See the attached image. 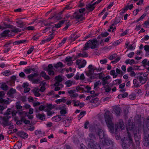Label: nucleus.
I'll return each instance as SVG.
<instances>
[{"label":"nucleus","mask_w":149,"mask_h":149,"mask_svg":"<svg viewBox=\"0 0 149 149\" xmlns=\"http://www.w3.org/2000/svg\"><path fill=\"white\" fill-rule=\"evenodd\" d=\"M116 30V27L115 26V25H113V24H112L111 25L109 29H108V31L109 32L111 31L112 32H113L114 31H115Z\"/></svg>","instance_id":"4c0bfd02"},{"label":"nucleus","mask_w":149,"mask_h":149,"mask_svg":"<svg viewBox=\"0 0 149 149\" xmlns=\"http://www.w3.org/2000/svg\"><path fill=\"white\" fill-rule=\"evenodd\" d=\"M75 90H71L68 92L71 97H77L78 96V94L75 93Z\"/></svg>","instance_id":"a211bd4d"},{"label":"nucleus","mask_w":149,"mask_h":149,"mask_svg":"<svg viewBox=\"0 0 149 149\" xmlns=\"http://www.w3.org/2000/svg\"><path fill=\"white\" fill-rule=\"evenodd\" d=\"M38 75L37 73L31 74L28 76V78L29 80L33 84H38L40 82V81L38 78L34 79V77H37Z\"/></svg>","instance_id":"0eeeda50"},{"label":"nucleus","mask_w":149,"mask_h":149,"mask_svg":"<svg viewBox=\"0 0 149 149\" xmlns=\"http://www.w3.org/2000/svg\"><path fill=\"white\" fill-rule=\"evenodd\" d=\"M104 118L110 132L111 133L114 132V124L112 122L113 118L112 113L109 111H107L104 114Z\"/></svg>","instance_id":"7ed1b4c3"},{"label":"nucleus","mask_w":149,"mask_h":149,"mask_svg":"<svg viewBox=\"0 0 149 149\" xmlns=\"http://www.w3.org/2000/svg\"><path fill=\"white\" fill-rule=\"evenodd\" d=\"M134 55V52H132L127 55V56L130 58H132Z\"/></svg>","instance_id":"774afa93"},{"label":"nucleus","mask_w":149,"mask_h":149,"mask_svg":"<svg viewBox=\"0 0 149 149\" xmlns=\"http://www.w3.org/2000/svg\"><path fill=\"white\" fill-rule=\"evenodd\" d=\"M12 111L11 109H8L4 114V115L6 116L0 117V119L2 120V124L3 127H5L6 126H8L9 129H12L14 128V125L12 121H8V119L11 117V116L10 115L11 114Z\"/></svg>","instance_id":"f03ea898"},{"label":"nucleus","mask_w":149,"mask_h":149,"mask_svg":"<svg viewBox=\"0 0 149 149\" xmlns=\"http://www.w3.org/2000/svg\"><path fill=\"white\" fill-rule=\"evenodd\" d=\"M98 135L100 139V141L101 140L103 141L102 139H103L105 138L107 136L105 134V132L104 130L101 129H99L98 130Z\"/></svg>","instance_id":"9d476101"},{"label":"nucleus","mask_w":149,"mask_h":149,"mask_svg":"<svg viewBox=\"0 0 149 149\" xmlns=\"http://www.w3.org/2000/svg\"><path fill=\"white\" fill-rule=\"evenodd\" d=\"M64 125L65 127H68L70 125V121L69 119H67L64 121Z\"/></svg>","instance_id":"a19ab883"},{"label":"nucleus","mask_w":149,"mask_h":149,"mask_svg":"<svg viewBox=\"0 0 149 149\" xmlns=\"http://www.w3.org/2000/svg\"><path fill=\"white\" fill-rule=\"evenodd\" d=\"M115 127V135L116 139L118 140L119 139V134L118 132L119 128L122 130L124 129L125 127L123 120L122 119H120L118 122L116 124Z\"/></svg>","instance_id":"39448f33"},{"label":"nucleus","mask_w":149,"mask_h":149,"mask_svg":"<svg viewBox=\"0 0 149 149\" xmlns=\"http://www.w3.org/2000/svg\"><path fill=\"white\" fill-rule=\"evenodd\" d=\"M67 40V38H64L61 40L60 43L59 44V46H61Z\"/></svg>","instance_id":"13d9d810"},{"label":"nucleus","mask_w":149,"mask_h":149,"mask_svg":"<svg viewBox=\"0 0 149 149\" xmlns=\"http://www.w3.org/2000/svg\"><path fill=\"white\" fill-rule=\"evenodd\" d=\"M26 113L25 112V114L22 115V118H24V120H23V122L26 124H29L30 123V121L29 120L25 119V117H26Z\"/></svg>","instance_id":"37998d69"},{"label":"nucleus","mask_w":149,"mask_h":149,"mask_svg":"<svg viewBox=\"0 0 149 149\" xmlns=\"http://www.w3.org/2000/svg\"><path fill=\"white\" fill-rule=\"evenodd\" d=\"M55 79L56 81L54 84L55 86H58L59 85V83L62 81V78L60 76H56L55 77Z\"/></svg>","instance_id":"6ab92c4d"},{"label":"nucleus","mask_w":149,"mask_h":149,"mask_svg":"<svg viewBox=\"0 0 149 149\" xmlns=\"http://www.w3.org/2000/svg\"><path fill=\"white\" fill-rule=\"evenodd\" d=\"M134 135L136 146L137 147L139 146H140V141L141 139V136L139 134V131H138L137 133H135L134 132Z\"/></svg>","instance_id":"ddd939ff"},{"label":"nucleus","mask_w":149,"mask_h":149,"mask_svg":"<svg viewBox=\"0 0 149 149\" xmlns=\"http://www.w3.org/2000/svg\"><path fill=\"white\" fill-rule=\"evenodd\" d=\"M110 76H107L102 78V84L103 86H105L106 84H109V80L110 79Z\"/></svg>","instance_id":"f3484780"},{"label":"nucleus","mask_w":149,"mask_h":149,"mask_svg":"<svg viewBox=\"0 0 149 149\" xmlns=\"http://www.w3.org/2000/svg\"><path fill=\"white\" fill-rule=\"evenodd\" d=\"M149 145V139L147 136H144L143 139V147H147Z\"/></svg>","instance_id":"dca6fc26"},{"label":"nucleus","mask_w":149,"mask_h":149,"mask_svg":"<svg viewBox=\"0 0 149 149\" xmlns=\"http://www.w3.org/2000/svg\"><path fill=\"white\" fill-rule=\"evenodd\" d=\"M16 90L15 89L13 88H11L7 93V95L9 97H13V94L16 93Z\"/></svg>","instance_id":"412c9836"},{"label":"nucleus","mask_w":149,"mask_h":149,"mask_svg":"<svg viewBox=\"0 0 149 149\" xmlns=\"http://www.w3.org/2000/svg\"><path fill=\"white\" fill-rule=\"evenodd\" d=\"M95 3L92 4H89L86 6L87 9L91 11L93 10L95 8L94 5L95 4Z\"/></svg>","instance_id":"c756f323"},{"label":"nucleus","mask_w":149,"mask_h":149,"mask_svg":"<svg viewBox=\"0 0 149 149\" xmlns=\"http://www.w3.org/2000/svg\"><path fill=\"white\" fill-rule=\"evenodd\" d=\"M137 78L141 84H143L146 82L148 77L146 76L143 77L141 75H139L137 77Z\"/></svg>","instance_id":"4468645a"},{"label":"nucleus","mask_w":149,"mask_h":149,"mask_svg":"<svg viewBox=\"0 0 149 149\" xmlns=\"http://www.w3.org/2000/svg\"><path fill=\"white\" fill-rule=\"evenodd\" d=\"M128 126H127L126 129L128 134V135L126 137L121 139L122 141V146L124 149H129L130 146H133V142L131 135L129 131H132L134 127V125L132 124L130 125V123H128Z\"/></svg>","instance_id":"f257e3e1"},{"label":"nucleus","mask_w":149,"mask_h":149,"mask_svg":"<svg viewBox=\"0 0 149 149\" xmlns=\"http://www.w3.org/2000/svg\"><path fill=\"white\" fill-rule=\"evenodd\" d=\"M60 113L61 116H63L66 113L67 111L65 109H62L60 110Z\"/></svg>","instance_id":"864d4df0"},{"label":"nucleus","mask_w":149,"mask_h":149,"mask_svg":"<svg viewBox=\"0 0 149 149\" xmlns=\"http://www.w3.org/2000/svg\"><path fill=\"white\" fill-rule=\"evenodd\" d=\"M10 31L9 30H5L3 31L0 34V36L1 37H5L9 35Z\"/></svg>","instance_id":"aec40b11"},{"label":"nucleus","mask_w":149,"mask_h":149,"mask_svg":"<svg viewBox=\"0 0 149 149\" xmlns=\"http://www.w3.org/2000/svg\"><path fill=\"white\" fill-rule=\"evenodd\" d=\"M56 19H60V17H58L57 16H56V15H55V16L52 17H49L48 19H51L52 20H52H54Z\"/></svg>","instance_id":"0e129e2a"},{"label":"nucleus","mask_w":149,"mask_h":149,"mask_svg":"<svg viewBox=\"0 0 149 149\" xmlns=\"http://www.w3.org/2000/svg\"><path fill=\"white\" fill-rule=\"evenodd\" d=\"M86 62L85 60H83L81 62V64L78 66V68L79 69L84 67L86 64Z\"/></svg>","instance_id":"e433bc0d"},{"label":"nucleus","mask_w":149,"mask_h":149,"mask_svg":"<svg viewBox=\"0 0 149 149\" xmlns=\"http://www.w3.org/2000/svg\"><path fill=\"white\" fill-rule=\"evenodd\" d=\"M63 117H61L60 116L58 115L54 116L52 118V120L53 121L57 122L60 121Z\"/></svg>","instance_id":"cd10ccee"},{"label":"nucleus","mask_w":149,"mask_h":149,"mask_svg":"<svg viewBox=\"0 0 149 149\" xmlns=\"http://www.w3.org/2000/svg\"><path fill=\"white\" fill-rule=\"evenodd\" d=\"M120 17H116L114 19L112 20V24L116 26L120 22Z\"/></svg>","instance_id":"bb28decb"},{"label":"nucleus","mask_w":149,"mask_h":149,"mask_svg":"<svg viewBox=\"0 0 149 149\" xmlns=\"http://www.w3.org/2000/svg\"><path fill=\"white\" fill-rule=\"evenodd\" d=\"M88 146L91 149H101L100 145L96 144L94 141H89Z\"/></svg>","instance_id":"6e6552de"},{"label":"nucleus","mask_w":149,"mask_h":149,"mask_svg":"<svg viewBox=\"0 0 149 149\" xmlns=\"http://www.w3.org/2000/svg\"><path fill=\"white\" fill-rule=\"evenodd\" d=\"M74 83L73 81L69 80L66 81L65 83V84L66 87H69L71 86Z\"/></svg>","instance_id":"2f4dec72"},{"label":"nucleus","mask_w":149,"mask_h":149,"mask_svg":"<svg viewBox=\"0 0 149 149\" xmlns=\"http://www.w3.org/2000/svg\"><path fill=\"white\" fill-rule=\"evenodd\" d=\"M105 91L107 93L109 92L111 90V88L109 86H105L104 87Z\"/></svg>","instance_id":"603ef678"},{"label":"nucleus","mask_w":149,"mask_h":149,"mask_svg":"<svg viewBox=\"0 0 149 149\" xmlns=\"http://www.w3.org/2000/svg\"><path fill=\"white\" fill-rule=\"evenodd\" d=\"M133 83L134 86L138 87L140 86V84L138 80L136 79H134L133 80Z\"/></svg>","instance_id":"c9c22d12"},{"label":"nucleus","mask_w":149,"mask_h":149,"mask_svg":"<svg viewBox=\"0 0 149 149\" xmlns=\"http://www.w3.org/2000/svg\"><path fill=\"white\" fill-rule=\"evenodd\" d=\"M17 23L18 26L21 28H23L24 25V23L20 21L17 22Z\"/></svg>","instance_id":"c03bdc74"},{"label":"nucleus","mask_w":149,"mask_h":149,"mask_svg":"<svg viewBox=\"0 0 149 149\" xmlns=\"http://www.w3.org/2000/svg\"><path fill=\"white\" fill-rule=\"evenodd\" d=\"M3 75L6 76H8L11 74L10 71L9 70H6L2 73Z\"/></svg>","instance_id":"ea45409f"},{"label":"nucleus","mask_w":149,"mask_h":149,"mask_svg":"<svg viewBox=\"0 0 149 149\" xmlns=\"http://www.w3.org/2000/svg\"><path fill=\"white\" fill-rule=\"evenodd\" d=\"M64 22L65 20H63L60 21L58 24H54V26L57 28H59L61 26V25L64 24Z\"/></svg>","instance_id":"72a5a7b5"},{"label":"nucleus","mask_w":149,"mask_h":149,"mask_svg":"<svg viewBox=\"0 0 149 149\" xmlns=\"http://www.w3.org/2000/svg\"><path fill=\"white\" fill-rule=\"evenodd\" d=\"M0 88L4 91H7L8 88V86L5 83H2L0 84Z\"/></svg>","instance_id":"c85d7f7f"},{"label":"nucleus","mask_w":149,"mask_h":149,"mask_svg":"<svg viewBox=\"0 0 149 149\" xmlns=\"http://www.w3.org/2000/svg\"><path fill=\"white\" fill-rule=\"evenodd\" d=\"M34 49V47L32 46L29 49L27 52V54H31Z\"/></svg>","instance_id":"e2e57ef3"},{"label":"nucleus","mask_w":149,"mask_h":149,"mask_svg":"<svg viewBox=\"0 0 149 149\" xmlns=\"http://www.w3.org/2000/svg\"><path fill=\"white\" fill-rule=\"evenodd\" d=\"M53 68L52 65V64H49L47 67L45 68V70L48 72L49 75H53L54 74V72L53 70Z\"/></svg>","instance_id":"f8f14e48"},{"label":"nucleus","mask_w":149,"mask_h":149,"mask_svg":"<svg viewBox=\"0 0 149 149\" xmlns=\"http://www.w3.org/2000/svg\"><path fill=\"white\" fill-rule=\"evenodd\" d=\"M54 38V36L52 34H51L46 39V41L49 42L50 41Z\"/></svg>","instance_id":"5fc2aeb1"},{"label":"nucleus","mask_w":149,"mask_h":149,"mask_svg":"<svg viewBox=\"0 0 149 149\" xmlns=\"http://www.w3.org/2000/svg\"><path fill=\"white\" fill-rule=\"evenodd\" d=\"M72 104H74V107L78 106L80 101L78 100H73L72 101Z\"/></svg>","instance_id":"8fccbe9b"},{"label":"nucleus","mask_w":149,"mask_h":149,"mask_svg":"<svg viewBox=\"0 0 149 149\" xmlns=\"http://www.w3.org/2000/svg\"><path fill=\"white\" fill-rule=\"evenodd\" d=\"M18 114L21 118V120H18L16 122V124L17 125H21L23 122V120L24 118H22V115H23L25 114V112L24 111H20L18 113Z\"/></svg>","instance_id":"2eb2a0df"},{"label":"nucleus","mask_w":149,"mask_h":149,"mask_svg":"<svg viewBox=\"0 0 149 149\" xmlns=\"http://www.w3.org/2000/svg\"><path fill=\"white\" fill-rule=\"evenodd\" d=\"M85 10V8L80 9L74 13L73 17L76 20L79 21L83 20L85 19L84 16Z\"/></svg>","instance_id":"20e7f679"},{"label":"nucleus","mask_w":149,"mask_h":149,"mask_svg":"<svg viewBox=\"0 0 149 149\" xmlns=\"http://www.w3.org/2000/svg\"><path fill=\"white\" fill-rule=\"evenodd\" d=\"M135 49V47L134 46L132 45H129L127 49L128 50H134Z\"/></svg>","instance_id":"338daca9"},{"label":"nucleus","mask_w":149,"mask_h":149,"mask_svg":"<svg viewBox=\"0 0 149 149\" xmlns=\"http://www.w3.org/2000/svg\"><path fill=\"white\" fill-rule=\"evenodd\" d=\"M39 109L40 111L45 110L46 111V105L40 106L39 107Z\"/></svg>","instance_id":"bf43d9fd"},{"label":"nucleus","mask_w":149,"mask_h":149,"mask_svg":"<svg viewBox=\"0 0 149 149\" xmlns=\"http://www.w3.org/2000/svg\"><path fill=\"white\" fill-rule=\"evenodd\" d=\"M86 112L85 111H83L80 112V114L78 116V118L80 119L82 118L86 114Z\"/></svg>","instance_id":"de8ad7c7"},{"label":"nucleus","mask_w":149,"mask_h":149,"mask_svg":"<svg viewBox=\"0 0 149 149\" xmlns=\"http://www.w3.org/2000/svg\"><path fill=\"white\" fill-rule=\"evenodd\" d=\"M146 13L143 14L140 18L138 19L135 21L134 22L137 23L140 21L141 20L143 19L146 16Z\"/></svg>","instance_id":"09e8293b"},{"label":"nucleus","mask_w":149,"mask_h":149,"mask_svg":"<svg viewBox=\"0 0 149 149\" xmlns=\"http://www.w3.org/2000/svg\"><path fill=\"white\" fill-rule=\"evenodd\" d=\"M121 81L120 79H116L112 82V85H118L121 83Z\"/></svg>","instance_id":"58836bf2"},{"label":"nucleus","mask_w":149,"mask_h":149,"mask_svg":"<svg viewBox=\"0 0 149 149\" xmlns=\"http://www.w3.org/2000/svg\"><path fill=\"white\" fill-rule=\"evenodd\" d=\"M19 135L21 138L23 139L27 138L28 137L27 134L24 132H20L19 133Z\"/></svg>","instance_id":"473e14b6"},{"label":"nucleus","mask_w":149,"mask_h":149,"mask_svg":"<svg viewBox=\"0 0 149 149\" xmlns=\"http://www.w3.org/2000/svg\"><path fill=\"white\" fill-rule=\"evenodd\" d=\"M113 111L116 116H119L120 113V109L118 107H116L113 109Z\"/></svg>","instance_id":"393cba45"},{"label":"nucleus","mask_w":149,"mask_h":149,"mask_svg":"<svg viewBox=\"0 0 149 149\" xmlns=\"http://www.w3.org/2000/svg\"><path fill=\"white\" fill-rule=\"evenodd\" d=\"M65 61L67 62V65L69 66H70L73 63L72 58L71 57L69 56L66 58Z\"/></svg>","instance_id":"4be33fe9"},{"label":"nucleus","mask_w":149,"mask_h":149,"mask_svg":"<svg viewBox=\"0 0 149 149\" xmlns=\"http://www.w3.org/2000/svg\"><path fill=\"white\" fill-rule=\"evenodd\" d=\"M26 41V40H18L17 41H15V43L16 44L19 45V44H21V43H24Z\"/></svg>","instance_id":"680f3d73"},{"label":"nucleus","mask_w":149,"mask_h":149,"mask_svg":"<svg viewBox=\"0 0 149 149\" xmlns=\"http://www.w3.org/2000/svg\"><path fill=\"white\" fill-rule=\"evenodd\" d=\"M46 111H49L55 108V106L52 104H47L46 105Z\"/></svg>","instance_id":"5701e85b"},{"label":"nucleus","mask_w":149,"mask_h":149,"mask_svg":"<svg viewBox=\"0 0 149 149\" xmlns=\"http://www.w3.org/2000/svg\"><path fill=\"white\" fill-rule=\"evenodd\" d=\"M88 68L89 70L87 73V75L88 76H90L93 74L95 70H96V67L92 65H90L88 66Z\"/></svg>","instance_id":"9b49d317"},{"label":"nucleus","mask_w":149,"mask_h":149,"mask_svg":"<svg viewBox=\"0 0 149 149\" xmlns=\"http://www.w3.org/2000/svg\"><path fill=\"white\" fill-rule=\"evenodd\" d=\"M45 115L43 114H38L37 115V117L41 120H43L45 119Z\"/></svg>","instance_id":"79ce46f5"},{"label":"nucleus","mask_w":149,"mask_h":149,"mask_svg":"<svg viewBox=\"0 0 149 149\" xmlns=\"http://www.w3.org/2000/svg\"><path fill=\"white\" fill-rule=\"evenodd\" d=\"M117 56V54H114L110 56L108 58L110 60H112L116 57Z\"/></svg>","instance_id":"052dcab7"},{"label":"nucleus","mask_w":149,"mask_h":149,"mask_svg":"<svg viewBox=\"0 0 149 149\" xmlns=\"http://www.w3.org/2000/svg\"><path fill=\"white\" fill-rule=\"evenodd\" d=\"M128 95V94L127 93H125L118 95V98H120L121 97L124 98L126 97Z\"/></svg>","instance_id":"49530a36"},{"label":"nucleus","mask_w":149,"mask_h":149,"mask_svg":"<svg viewBox=\"0 0 149 149\" xmlns=\"http://www.w3.org/2000/svg\"><path fill=\"white\" fill-rule=\"evenodd\" d=\"M89 136L90 137V140L93 141L94 139H95V136L92 133H90L89 134Z\"/></svg>","instance_id":"4d7b16f0"},{"label":"nucleus","mask_w":149,"mask_h":149,"mask_svg":"<svg viewBox=\"0 0 149 149\" xmlns=\"http://www.w3.org/2000/svg\"><path fill=\"white\" fill-rule=\"evenodd\" d=\"M149 26V20H146L145 21L144 23L143 26L145 27H147Z\"/></svg>","instance_id":"69168bd1"},{"label":"nucleus","mask_w":149,"mask_h":149,"mask_svg":"<svg viewBox=\"0 0 149 149\" xmlns=\"http://www.w3.org/2000/svg\"><path fill=\"white\" fill-rule=\"evenodd\" d=\"M35 69L34 68H26L24 70V71L27 74H30L31 72L32 71H34Z\"/></svg>","instance_id":"f704fd0d"},{"label":"nucleus","mask_w":149,"mask_h":149,"mask_svg":"<svg viewBox=\"0 0 149 149\" xmlns=\"http://www.w3.org/2000/svg\"><path fill=\"white\" fill-rule=\"evenodd\" d=\"M97 40L96 39L89 40L85 45L84 48V50H87L88 48L94 49L96 47Z\"/></svg>","instance_id":"423d86ee"},{"label":"nucleus","mask_w":149,"mask_h":149,"mask_svg":"<svg viewBox=\"0 0 149 149\" xmlns=\"http://www.w3.org/2000/svg\"><path fill=\"white\" fill-rule=\"evenodd\" d=\"M54 66L56 68H62L64 67V65L62 63L60 62H58L56 64H54Z\"/></svg>","instance_id":"7c9ffc66"},{"label":"nucleus","mask_w":149,"mask_h":149,"mask_svg":"<svg viewBox=\"0 0 149 149\" xmlns=\"http://www.w3.org/2000/svg\"><path fill=\"white\" fill-rule=\"evenodd\" d=\"M101 84V83L100 81H97L94 84V88H97V87L100 85Z\"/></svg>","instance_id":"a18cd8bd"},{"label":"nucleus","mask_w":149,"mask_h":149,"mask_svg":"<svg viewBox=\"0 0 149 149\" xmlns=\"http://www.w3.org/2000/svg\"><path fill=\"white\" fill-rule=\"evenodd\" d=\"M104 143L103 144L104 145H107V146H110L111 147H113V141L110 138L108 137L107 136L104 139Z\"/></svg>","instance_id":"1a4fd4ad"},{"label":"nucleus","mask_w":149,"mask_h":149,"mask_svg":"<svg viewBox=\"0 0 149 149\" xmlns=\"http://www.w3.org/2000/svg\"><path fill=\"white\" fill-rule=\"evenodd\" d=\"M136 97V94L134 93H132L130 95L128 96V98L131 100H134Z\"/></svg>","instance_id":"3c124183"},{"label":"nucleus","mask_w":149,"mask_h":149,"mask_svg":"<svg viewBox=\"0 0 149 149\" xmlns=\"http://www.w3.org/2000/svg\"><path fill=\"white\" fill-rule=\"evenodd\" d=\"M144 49L146 51V55H147L148 52H149V45H146L144 47Z\"/></svg>","instance_id":"6e6d98bb"},{"label":"nucleus","mask_w":149,"mask_h":149,"mask_svg":"<svg viewBox=\"0 0 149 149\" xmlns=\"http://www.w3.org/2000/svg\"><path fill=\"white\" fill-rule=\"evenodd\" d=\"M39 90L38 88H35L33 90V93L36 97H39L41 94L39 93Z\"/></svg>","instance_id":"b1692460"},{"label":"nucleus","mask_w":149,"mask_h":149,"mask_svg":"<svg viewBox=\"0 0 149 149\" xmlns=\"http://www.w3.org/2000/svg\"><path fill=\"white\" fill-rule=\"evenodd\" d=\"M40 76L44 78V79L46 80H48L50 79L49 77L47 75L45 72L42 71L40 74Z\"/></svg>","instance_id":"a878e982"}]
</instances>
